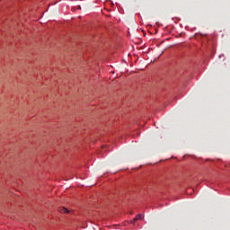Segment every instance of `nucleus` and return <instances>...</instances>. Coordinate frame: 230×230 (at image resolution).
Masks as SVG:
<instances>
[{"mask_svg": "<svg viewBox=\"0 0 230 230\" xmlns=\"http://www.w3.org/2000/svg\"><path fill=\"white\" fill-rule=\"evenodd\" d=\"M60 211L63 212V213H69V209H67V208H62L60 209Z\"/></svg>", "mask_w": 230, "mask_h": 230, "instance_id": "f03ea898", "label": "nucleus"}, {"mask_svg": "<svg viewBox=\"0 0 230 230\" xmlns=\"http://www.w3.org/2000/svg\"><path fill=\"white\" fill-rule=\"evenodd\" d=\"M200 36H199V35H196L195 36V39L197 40H199V38Z\"/></svg>", "mask_w": 230, "mask_h": 230, "instance_id": "7ed1b4c3", "label": "nucleus"}, {"mask_svg": "<svg viewBox=\"0 0 230 230\" xmlns=\"http://www.w3.org/2000/svg\"><path fill=\"white\" fill-rule=\"evenodd\" d=\"M141 218H143V216L141 214L137 215L133 221H131V224H136V222H137V220H141Z\"/></svg>", "mask_w": 230, "mask_h": 230, "instance_id": "f257e3e1", "label": "nucleus"}]
</instances>
